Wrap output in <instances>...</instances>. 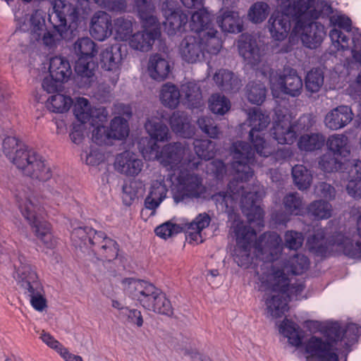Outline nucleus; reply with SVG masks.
<instances>
[{"mask_svg":"<svg viewBox=\"0 0 361 361\" xmlns=\"http://www.w3.org/2000/svg\"><path fill=\"white\" fill-rule=\"evenodd\" d=\"M209 107L214 114L224 115L230 110L231 102L224 95L214 94L209 98Z\"/></svg>","mask_w":361,"mask_h":361,"instance_id":"53","label":"nucleus"},{"mask_svg":"<svg viewBox=\"0 0 361 361\" xmlns=\"http://www.w3.org/2000/svg\"><path fill=\"white\" fill-rule=\"evenodd\" d=\"M90 227H78L73 229L71 233V239L75 246L82 247L88 246V235H90Z\"/></svg>","mask_w":361,"mask_h":361,"instance_id":"59","label":"nucleus"},{"mask_svg":"<svg viewBox=\"0 0 361 361\" xmlns=\"http://www.w3.org/2000/svg\"><path fill=\"white\" fill-rule=\"evenodd\" d=\"M167 191V188L162 180L154 181L150 192L145 200V207L154 210L164 200Z\"/></svg>","mask_w":361,"mask_h":361,"instance_id":"37","label":"nucleus"},{"mask_svg":"<svg viewBox=\"0 0 361 361\" xmlns=\"http://www.w3.org/2000/svg\"><path fill=\"white\" fill-rule=\"evenodd\" d=\"M181 91L172 83L167 82L162 85L160 90V101L161 104L169 109H176L179 102Z\"/></svg>","mask_w":361,"mask_h":361,"instance_id":"38","label":"nucleus"},{"mask_svg":"<svg viewBox=\"0 0 361 361\" xmlns=\"http://www.w3.org/2000/svg\"><path fill=\"white\" fill-rule=\"evenodd\" d=\"M141 152L144 158L148 161L157 160L161 164V156H162V149L159 150V147L157 142H154L149 146L142 149Z\"/></svg>","mask_w":361,"mask_h":361,"instance_id":"63","label":"nucleus"},{"mask_svg":"<svg viewBox=\"0 0 361 361\" xmlns=\"http://www.w3.org/2000/svg\"><path fill=\"white\" fill-rule=\"evenodd\" d=\"M104 123H98L94 125L92 131V141L99 145H111L113 144L110 137L109 130L104 126Z\"/></svg>","mask_w":361,"mask_h":361,"instance_id":"56","label":"nucleus"},{"mask_svg":"<svg viewBox=\"0 0 361 361\" xmlns=\"http://www.w3.org/2000/svg\"><path fill=\"white\" fill-rule=\"evenodd\" d=\"M319 167L324 171L331 173L343 169V164L331 152H326L319 157Z\"/></svg>","mask_w":361,"mask_h":361,"instance_id":"54","label":"nucleus"},{"mask_svg":"<svg viewBox=\"0 0 361 361\" xmlns=\"http://www.w3.org/2000/svg\"><path fill=\"white\" fill-rule=\"evenodd\" d=\"M302 10L286 9L288 13L296 16V23L293 25L291 35L300 38L302 44L310 49L316 48L323 40L324 27L314 22L322 13L320 0H305Z\"/></svg>","mask_w":361,"mask_h":361,"instance_id":"6","label":"nucleus"},{"mask_svg":"<svg viewBox=\"0 0 361 361\" xmlns=\"http://www.w3.org/2000/svg\"><path fill=\"white\" fill-rule=\"evenodd\" d=\"M145 127L151 138L156 141L165 142L171 139V133L168 126L158 118H149Z\"/></svg>","mask_w":361,"mask_h":361,"instance_id":"35","label":"nucleus"},{"mask_svg":"<svg viewBox=\"0 0 361 361\" xmlns=\"http://www.w3.org/2000/svg\"><path fill=\"white\" fill-rule=\"evenodd\" d=\"M305 0H279V7L280 11L274 13L269 19V30L271 37L277 41H282L286 38L291 27L296 23V16L293 13H288L286 9L294 8L302 10Z\"/></svg>","mask_w":361,"mask_h":361,"instance_id":"13","label":"nucleus"},{"mask_svg":"<svg viewBox=\"0 0 361 361\" xmlns=\"http://www.w3.org/2000/svg\"><path fill=\"white\" fill-rule=\"evenodd\" d=\"M325 136L320 133L305 134L298 141V148L302 151L314 152L322 148L324 145Z\"/></svg>","mask_w":361,"mask_h":361,"instance_id":"40","label":"nucleus"},{"mask_svg":"<svg viewBox=\"0 0 361 361\" xmlns=\"http://www.w3.org/2000/svg\"><path fill=\"white\" fill-rule=\"evenodd\" d=\"M53 8L54 13L50 18H57L56 27H63L66 29L68 22L73 23L78 19L76 8L65 0H54Z\"/></svg>","mask_w":361,"mask_h":361,"instance_id":"26","label":"nucleus"},{"mask_svg":"<svg viewBox=\"0 0 361 361\" xmlns=\"http://www.w3.org/2000/svg\"><path fill=\"white\" fill-rule=\"evenodd\" d=\"M266 88L259 81L249 82L246 86L247 99L252 104L259 105L265 99Z\"/></svg>","mask_w":361,"mask_h":361,"instance_id":"52","label":"nucleus"},{"mask_svg":"<svg viewBox=\"0 0 361 361\" xmlns=\"http://www.w3.org/2000/svg\"><path fill=\"white\" fill-rule=\"evenodd\" d=\"M281 271L276 267L272 272L263 271L259 276V289L265 292V314L269 318L281 317L288 310L289 300L302 298L304 284L287 285V277Z\"/></svg>","mask_w":361,"mask_h":361,"instance_id":"5","label":"nucleus"},{"mask_svg":"<svg viewBox=\"0 0 361 361\" xmlns=\"http://www.w3.org/2000/svg\"><path fill=\"white\" fill-rule=\"evenodd\" d=\"M194 150L200 159L209 160L216 154V143L209 140L195 139L193 142Z\"/></svg>","mask_w":361,"mask_h":361,"instance_id":"48","label":"nucleus"},{"mask_svg":"<svg viewBox=\"0 0 361 361\" xmlns=\"http://www.w3.org/2000/svg\"><path fill=\"white\" fill-rule=\"evenodd\" d=\"M269 82L274 97H279L281 92L297 97L300 94L303 86L301 78L294 69H285L283 74L271 71Z\"/></svg>","mask_w":361,"mask_h":361,"instance_id":"15","label":"nucleus"},{"mask_svg":"<svg viewBox=\"0 0 361 361\" xmlns=\"http://www.w3.org/2000/svg\"><path fill=\"white\" fill-rule=\"evenodd\" d=\"M49 71L50 76L61 82L67 81L72 74L69 61L62 56H54L50 59Z\"/></svg>","mask_w":361,"mask_h":361,"instance_id":"33","label":"nucleus"},{"mask_svg":"<svg viewBox=\"0 0 361 361\" xmlns=\"http://www.w3.org/2000/svg\"><path fill=\"white\" fill-rule=\"evenodd\" d=\"M324 84V75L319 69L311 70L305 78V87L309 92H317Z\"/></svg>","mask_w":361,"mask_h":361,"instance_id":"55","label":"nucleus"},{"mask_svg":"<svg viewBox=\"0 0 361 361\" xmlns=\"http://www.w3.org/2000/svg\"><path fill=\"white\" fill-rule=\"evenodd\" d=\"M292 176L295 185L300 190L310 186L312 176L310 171L303 165H295L292 169Z\"/></svg>","mask_w":361,"mask_h":361,"instance_id":"47","label":"nucleus"},{"mask_svg":"<svg viewBox=\"0 0 361 361\" xmlns=\"http://www.w3.org/2000/svg\"><path fill=\"white\" fill-rule=\"evenodd\" d=\"M283 205L285 209L286 215L280 216L276 215L275 220L278 224H285L288 221L289 218L287 215H301L304 210V204L302 198L298 192H290L287 194L283 200Z\"/></svg>","mask_w":361,"mask_h":361,"instance_id":"31","label":"nucleus"},{"mask_svg":"<svg viewBox=\"0 0 361 361\" xmlns=\"http://www.w3.org/2000/svg\"><path fill=\"white\" fill-rule=\"evenodd\" d=\"M44 17L45 13L42 10H36L30 16V29L32 39L34 40H40L41 35L44 31V29H46Z\"/></svg>","mask_w":361,"mask_h":361,"instance_id":"51","label":"nucleus"},{"mask_svg":"<svg viewBox=\"0 0 361 361\" xmlns=\"http://www.w3.org/2000/svg\"><path fill=\"white\" fill-rule=\"evenodd\" d=\"M22 215L32 228L36 236L47 248H54L56 244L50 225L44 219V210L38 197L32 191H23L16 196Z\"/></svg>","mask_w":361,"mask_h":361,"instance_id":"8","label":"nucleus"},{"mask_svg":"<svg viewBox=\"0 0 361 361\" xmlns=\"http://www.w3.org/2000/svg\"><path fill=\"white\" fill-rule=\"evenodd\" d=\"M189 26L192 32L202 42L209 46V51L219 52L222 47V41L213 22L212 14L205 8L199 9L191 16Z\"/></svg>","mask_w":361,"mask_h":361,"instance_id":"12","label":"nucleus"},{"mask_svg":"<svg viewBox=\"0 0 361 361\" xmlns=\"http://www.w3.org/2000/svg\"><path fill=\"white\" fill-rule=\"evenodd\" d=\"M270 12L269 6L264 1H257L248 10L247 18L255 24L264 21Z\"/></svg>","mask_w":361,"mask_h":361,"instance_id":"49","label":"nucleus"},{"mask_svg":"<svg viewBox=\"0 0 361 361\" xmlns=\"http://www.w3.org/2000/svg\"><path fill=\"white\" fill-rule=\"evenodd\" d=\"M236 237L234 260L238 266L247 268L253 262L255 257L262 261L265 272L273 271L277 267L281 271V275L287 277V285H296L303 283H291L292 276L305 273L310 267V260L303 254L298 253L290 257L286 262L277 261L281 254L283 245L280 235L275 232L265 233L257 241L256 232L250 226L243 223H237L234 226Z\"/></svg>","mask_w":361,"mask_h":361,"instance_id":"2","label":"nucleus"},{"mask_svg":"<svg viewBox=\"0 0 361 361\" xmlns=\"http://www.w3.org/2000/svg\"><path fill=\"white\" fill-rule=\"evenodd\" d=\"M115 170L128 177H136L142 171L144 162L142 159L130 151L116 155L114 163Z\"/></svg>","mask_w":361,"mask_h":361,"instance_id":"21","label":"nucleus"},{"mask_svg":"<svg viewBox=\"0 0 361 361\" xmlns=\"http://www.w3.org/2000/svg\"><path fill=\"white\" fill-rule=\"evenodd\" d=\"M118 245L116 242L112 239L106 240L104 243L96 250L102 258L108 261L116 259L118 256Z\"/></svg>","mask_w":361,"mask_h":361,"instance_id":"57","label":"nucleus"},{"mask_svg":"<svg viewBox=\"0 0 361 361\" xmlns=\"http://www.w3.org/2000/svg\"><path fill=\"white\" fill-rule=\"evenodd\" d=\"M238 48L240 55L246 63L253 68L259 69L261 66L264 65V49L254 36L241 35L238 41Z\"/></svg>","mask_w":361,"mask_h":361,"instance_id":"17","label":"nucleus"},{"mask_svg":"<svg viewBox=\"0 0 361 361\" xmlns=\"http://www.w3.org/2000/svg\"><path fill=\"white\" fill-rule=\"evenodd\" d=\"M197 123L201 130L213 139L218 137L220 130L212 118L203 116L198 118Z\"/></svg>","mask_w":361,"mask_h":361,"instance_id":"58","label":"nucleus"},{"mask_svg":"<svg viewBox=\"0 0 361 361\" xmlns=\"http://www.w3.org/2000/svg\"><path fill=\"white\" fill-rule=\"evenodd\" d=\"M13 277L23 293L30 298L31 305L42 312L47 307L44 287L39 279L35 268L24 259H20Z\"/></svg>","mask_w":361,"mask_h":361,"instance_id":"10","label":"nucleus"},{"mask_svg":"<svg viewBox=\"0 0 361 361\" xmlns=\"http://www.w3.org/2000/svg\"><path fill=\"white\" fill-rule=\"evenodd\" d=\"M3 152L25 176L39 183H48L47 190L52 197L56 200L60 199L61 197L60 188L51 187L52 169L49 162L42 156L32 149H27L14 137H7L4 140Z\"/></svg>","mask_w":361,"mask_h":361,"instance_id":"3","label":"nucleus"},{"mask_svg":"<svg viewBox=\"0 0 361 361\" xmlns=\"http://www.w3.org/2000/svg\"><path fill=\"white\" fill-rule=\"evenodd\" d=\"M216 22L223 32L238 33L243 30V20L239 13L229 8H222L219 11Z\"/></svg>","mask_w":361,"mask_h":361,"instance_id":"27","label":"nucleus"},{"mask_svg":"<svg viewBox=\"0 0 361 361\" xmlns=\"http://www.w3.org/2000/svg\"><path fill=\"white\" fill-rule=\"evenodd\" d=\"M336 250L352 259H361V241L353 240L349 235L338 233L329 241L326 249Z\"/></svg>","mask_w":361,"mask_h":361,"instance_id":"23","label":"nucleus"},{"mask_svg":"<svg viewBox=\"0 0 361 361\" xmlns=\"http://www.w3.org/2000/svg\"><path fill=\"white\" fill-rule=\"evenodd\" d=\"M74 115L82 123H89L94 126L98 123H105L109 113L104 107L95 108L91 106L89 101L83 97L76 100L73 107Z\"/></svg>","mask_w":361,"mask_h":361,"instance_id":"18","label":"nucleus"},{"mask_svg":"<svg viewBox=\"0 0 361 361\" xmlns=\"http://www.w3.org/2000/svg\"><path fill=\"white\" fill-rule=\"evenodd\" d=\"M361 327L349 324L343 327L338 322L330 326L324 338L312 336L304 344L308 356L307 361L315 357L319 361H338V353L348 350L357 340Z\"/></svg>","mask_w":361,"mask_h":361,"instance_id":"4","label":"nucleus"},{"mask_svg":"<svg viewBox=\"0 0 361 361\" xmlns=\"http://www.w3.org/2000/svg\"><path fill=\"white\" fill-rule=\"evenodd\" d=\"M202 42L199 37L186 36L180 43V54L182 59L188 63H196L205 57V54H216L219 52L209 51V46Z\"/></svg>","mask_w":361,"mask_h":361,"instance_id":"19","label":"nucleus"},{"mask_svg":"<svg viewBox=\"0 0 361 361\" xmlns=\"http://www.w3.org/2000/svg\"><path fill=\"white\" fill-rule=\"evenodd\" d=\"M326 146L329 152L341 157H347L350 154L348 137L344 134H334L326 140Z\"/></svg>","mask_w":361,"mask_h":361,"instance_id":"36","label":"nucleus"},{"mask_svg":"<svg viewBox=\"0 0 361 361\" xmlns=\"http://www.w3.org/2000/svg\"><path fill=\"white\" fill-rule=\"evenodd\" d=\"M165 18V30L169 35H173L177 32H182L184 31L188 21V15L181 11L166 17Z\"/></svg>","mask_w":361,"mask_h":361,"instance_id":"41","label":"nucleus"},{"mask_svg":"<svg viewBox=\"0 0 361 361\" xmlns=\"http://www.w3.org/2000/svg\"><path fill=\"white\" fill-rule=\"evenodd\" d=\"M121 60V47L118 45L107 47L99 54V62L102 68L116 73V80L118 78V70Z\"/></svg>","mask_w":361,"mask_h":361,"instance_id":"28","label":"nucleus"},{"mask_svg":"<svg viewBox=\"0 0 361 361\" xmlns=\"http://www.w3.org/2000/svg\"><path fill=\"white\" fill-rule=\"evenodd\" d=\"M192 165L185 166L180 170L176 176L177 195L176 202L185 198H199L205 191L202 177L192 170Z\"/></svg>","mask_w":361,"mask_h":361,"instance_id":"14","label":"nucleus"},{"mask_svg":"<svg viewBox=\"0 0 361 361\" xmlns=\"http://www.w3.org/2000/svg\"><path fill=\"white\" fill-rule=\"evenodd\" d=\"M90 34L98 41H104L112 34L111 16L104 11L95 13L91 20Z\"/></svg>","mask_w":361,"mask_h":361,"instance_id":"25","label":"nucleus"},{"mask_svg":"<svg viewBox=\"0 0 361 361\" xmlns=\"http://www.w3.org/2000/svg\"><path fill=\"white\" fill-rule=\"evenodd\" d=\"M247 122L251 127L249 137L255 149L245 142L233 143L231 147L232 168L236 173L238 180L230 182L229 192L214 194L212 200L219 211L231 213L240 198L243 212L250 224L256 223L257 226L261 227L263 226L264 211L257 204V202L262 198L264 192L259 185L253 186L252 189L248 188L244 182L252 178L253 166H262L256 157L255 152L259 157L267 158L274 154L276 149L261 136L260 131L266 128L270 122L267 115L262 114L259 109L254 108L248 114Z\"/></svg>","mask_w":361,"mask_h":361,"instance_id":"1","label":"nucleus"},{"mask_svg":"<svg viewBox=\"0 0 361 361\" xmlns=\"http://www.w3.org/2000/svg\"><path fill=\"white\" fill-rule=\"evenodd\" d=\"M123 290L143 308L166 316L173 314L171 302L165 294L152 283L146 281L125 279L122 281Z\"/></svg>","mask_w":361,"mask_h":361,"instance_id":"7","label":"nucleus"},{"mask_svg":"<svg viewBox=\"0 0 361 361\" xmlns=\"http://www.w3.org/2000/svg\"><path fill=\"white\" fill-rule=\"evenodd\" d=\"M331 23L334 26L329 32L332 44L338 50H345L349 47V37L341 30L350 33L351 31V20L343 15H333L330 18Z\"/></svg>","mask_w":361,"mask_h":361,"instance_id":"20","label":"nucleus"},{"mask_svg":"<svg viewBox=\"0 0 361 361\" xmlns=\"http://www.w3.org/2000/svg\"><path fill=\"white\" fill-rule=\"evenodd\" d=\"M182 97L185 104L190 109L201 108L203 104L200 86L195 82H188L181 85Z\"/></svg>","mask_w":361,"mask_h":361,"instance_id":"32","label":"nucleus"},{"mask_svg":"<svg viewBox=\"0 0 361 361\" xmlns=\"http://www.w3.org/2000/svg\"><path fill=\"white\" fill-rule=\"evenodd\" d=\"M56 25L57 23L54 24V30L47 31L46 29H44V31L42 32L40 39L42 40L44 44L46 46L51 47L55 44L56 41L63 37V32L65 28L63 27H59V28L56 27Z\"/></svg>","mask_w":361,"mask_h":361,"instance_id":"60","label":"nucleus"},{"mask_svg":"<svg viewBox=\"0 0 361 361\" xmlns=\"http://www.w3.org/2000/svg\"><path fill=\"white\" fill-rule=\"evenodd\" d=\"M109 133L112 142L125 139L129 133L127 120L120 116L115 117L111 121Z\"/></svg>","mask_w":361,"mask_h":361,"instance_id":"46","label":"nucleus"},{"mask_svg":"<svg viewBox=\"0 0 361 361\" xmlns=\"http://www.w3.org/2000/svg\"><path fill=\"white\" fill-rule=\"evenodd\" d=\"M169 123L172 130L183 138H191L195 133L189 116L183 111H174L170 117Z\"/></svg>","mask_w":361,"mask_h":361,"instance_id":"30","label":"nucleus"},{"mask_svg":"<svg viewBox=\"0 0 361 361\" xmlns=\"http://www.w3.org/2000/svg\"><path fill=\"white\" fill-rule=\"evenodd\" d=\"M214 80L219 87L226 92H236L240 86V80L232 71L221 69L214 75Z\"/></svg>","mask_w":361,"mask_h":361,"instance_id":"34","label":"nucleus"},{"mask_svg":"<svg viewBox=\"0 0 361 361\" xmlns=\"http://www.w3.org/2000/svg\"><path fill=\"white\" fill-rule=\"evenodd\" d=\"M73 104L72 99L62 94L51 95L47 101V106L54 113H63L69 110Z\"/></svg>","mask_w":361,"mask_h":361,"instance_id":"45","label":"nucleus"},{"mask_svg":"<svg viewBox=\"0 0 361 361\" xmlns=\"http://www.w3.org/2000/svg\"><path fill=\"white\" fill-rule=\"evenodd\" d=\"M169 170L176 171L192 165L197 168L199 161L191 159L189 149L181 142H173L162 147L161 164Z\"/></svg>","mask_w":361,"mask_h":361,"instance_id":"16","label":"nucleus"},{"mask_svg":"<svg viewBox=\"0 0 361 361\" xmlns=\"http://www.w3.org/2000/svg\"><path fill=\"white\" fill-rule=\"evenodd\" d=\"M133 20L132 18L118 17L114 20L112 32H114L115 39L119 41H127L133 35Z\"/></svg>","mask_w":361,"mask_h":361,"instance_id":"39","label":"nucleus"},{"mask_svg":"<svg viewBox=\"0 0 361 361\" xmlns=\"http://www.w3.org/2000/svg\"><path fill=\"white\" fill-rule=\"evenodd\" d=\"M353 118L350 107L346 105L338 106L329 111L324 117L325 126L331 130L341 129L350 123Z\"/></svg>","mask_w":361,"mask_h":361,"instance_id":"24","label":"nucleus"},{"mask_svg":"<svg viewBox=\"0 0 361 361\" xmlns=\"http://www.w3.org/2000/svg\"><path fill=\"white\" fill-rule=\"evenodd\" d=\"M126 322L141 327L143 324V318L142 313L137 309H124L123 315L121 317Z\"/></svg>","mask_w":361,"mask_h":361,"instance_id":"61","label":"nucleus"},{"mask_svg":"<svg viewBox=\"0 0 361 361\" xmlns=\"http://www.w3.org/2000/svg\"><path fill=\"white\" fill-rule=\"evenodd\" d=\"M135 9L141 20L143 30L131 36L129 45L133 49L147 52L161 35L159 23L154 15L155 6L151 1L135 0Z\"/></svg>","mask_w":361,"mask_h":361,"instance_id":"9","label":"nucleus"},{"mask_svg":"<svg viewBox=\"0 0 361 361\" xmlns=\"http://www.w3.org/2000/svg\"><path fill=\"white\" fill-rule=\"evenodd\" d=\"M307 213L317 219H327L331 216V204L324 200H316L307 208Z\"/></svg>","mask_w":361,"mask_h":361,"instance_id":"50","label":"nucleus"},{"mask_svg":"<svg viewBox=\"0 0 361 361\" xmlns=\"http://www.w3.org/2000/svg\"><path fill=\"white\" fill-rule=\"evenodd\" d=\"M279 332L288 338L292 345L298 347L302 343L300 327L292 321L284 319L279 326Z\"/></svg>","mask_w":361,"mask_h":361,"instance_id":"42","label":"nucleus"},{"mask_svg":"<svg viewBox=\"0 0 361 361\" xmlns=\"http://www.w3.org/2000/svg\"><path fill=\"white\" fill-rule=\"evenodd\" d=\"M346 190L354 198H361V179L348 178Z\"/></svg>","mask_w":361,"mask_h":361,"instance_id":"64","label":"nucleus"},{"mask_svg":"<svg viewBox=\"0 0 361 361\" xmlns=\"http://www.w3.org/2000/svg\"><path fill=\"white\" fill-rule=\"evenodd\" d=\"M93 59L78 58L75 65V71L78 76L85 80V85H90L94 78L95 64Z\"/></svg>","mask_w":361,"mask_h":361,"instance_id":"43","label":"nucleus"},{"mask_svg":"<svg viewBox=\"0 0 361 361\" xmlns=\"http://www.w3.org/2000/svg\"><path fill=\"white\" fill-rule=\"evenodd\" d=\"M78 58L93 59L97 54L96 44L89 37L78 39L73 44Z\"/></svg>","mask_w":361,"mask_h":361,"instance_id":"44","label":"nucleus"},{"mask_svg":"<svg viewBox=\"0 0 361 361\" xmlns=\"http://www.w3.org/2000/svg\"><path fill=\"white\" fill-rule=\"evenodd\" d=\"M171 71L169 61L160 54L150 56L147 63V71L150 78L157 81L166 79Z\"/></svg>","mask_w":361,"mask_h":361,"instance_id":"29","label":"nucleus"},{"mask_svg":"<svg viewBox=\"0 0 361 361\" xmlns=\"http://www.w3.org/2000/svg\"><path fill=\"white\" fill-rule=\"evenodd\" d=\"M297 130V125L292 123L290 115H278L271 133L279 144L291 145L296 140Z\"/></svg>","mask_w":361,"mask_h":361,"instance_id":"22","label":"nucleus"},{"mask_svg":"<svg viewBox=\"0 0 361 361\" xmlns=\"http://www.w3.org/2000/svg\"><path fill=\"white\" fill-rule=\"evenodd\" d=\"M285 245L290 250L299 249L303 243L304 238L301 233L288 231L284 235Z\"/></svg>","mask_w":361,"mask_h":361,"instance_id":"62","label":"nucleus"},{"mask_svg":"<svg viewBox=\"0 0 361 361\" xmlns=\"http://www.w3.org/2000/svg\"><path fill=\"white\" fill-rule=\"evenodd\" d=\"M211 218L207 213L198 214L191 222L183 221L181 224L167 221L155 228L156 234L164 239L172 237L183 230H186V238L190 243L198 244L203 242L202 231L209 226Z\"/></svg>","mask_w":361,"mask_h":361,"instance_id":"11","label":"nucleus"}]
</instances>
